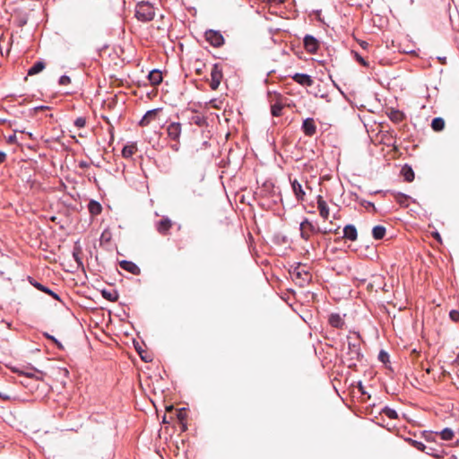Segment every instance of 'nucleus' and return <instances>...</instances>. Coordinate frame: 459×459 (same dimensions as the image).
<instances>
[{
    "label": "nucleus",
    "mask_w": 459,
    "mask_h": 459,
    "mask_svg": "<svg viewBox=\"0 0 459 459\" xmlns=\"http://www.w3.org/2000/svg\"><path fill=\"white\" fill-rule=\"evenodd\" d=\"M155 10L153 5L149 2H140L135 7V17L138 21L146 22L153 20Z\"/></svg>",
    "instance_id": "1"
},
{
    "label": "nucleus",
    "mask_w": 459,
    "mask_h": 459,
    "mask_svg": "<svg viewBox=\"0 0 459 459\" xmlns=\"http://www.w3.org/2000/svg\"><path fill=\"white\" fill-rule=\"evenodd\" d=\"M300 237L302 239L307 241L310 237L316 233L321 232L324 235L331 232V230H321L316 227L308 219L305 218L299 225Z\"/></svg>",
    "instance_id": "2"
},
{
    "label": "nucleus",
    "mask_w": 459,
    "mask_h": 459,
    "mask_svg": "<svg viewBox=\"0 0 459 459\" xmlns=\"http://www.w3.org/2000/svg\"><path fill=\"white\" fill-rule=\"evenodd\" d=\"M292 279L299 286H305L307 284L312 278V275L307 272L304 266L299 264L290 272Z\"/></svg>",
    "instance_id": "3"
},
{
    "label": "nucleus",
    "mask_w": 459,
    "mask_h": 459,
    "mask_svg": "<svg viewBox=\"0 0 459 459\" xmlns=\"http://www.w3.org/2000/svg\"><path fill=\"white\" fill-rule=\"evenodd\" d=\"M222 79V72L217 64L213 65L211 71V80L209 82L212 90L215 91L218 89Z\"/></svg>",
    "instance_id": "4"
},
{
    "label": "nucleus",
    "mask_w": 459,
    "mask_h": 459,
    "mask_svg": "<svg viewBox=\"0 0 459 459\" xmlns=\"http://www.w3.org/2000/svg\"><path fill=\"white\" fill-rule=\"evenodd\" d=\"M205 39L212 46L215 48H219L224 44V38L219 31L212 30L206 31Z\"/></svg>",
    "instance_id": "5"
},
{
    "label": "nucleus",
    "mask_w": 459,
    "mask_h": 459,
    "mask_svg": "<svg viewBox=\"0 0 459 459\" xmlns=\"http://www.w3.org/2000/svg\"><path fill=\"white\" fill-rule=\"evenodd\" d=\"M167 133L171 140L178 142L181 134V124L178 122L170 123L167 127Z\"/></svg>",
    "instance_id": "6"
},
{
    "label": "nucleus",
    "mask_w": 459,
    "mask_h": 459,
    "mask_svg": "<svg viewBox=\"0 0 459 459\" xmlns=\"http://www.w3.org/2000/svg\"><path fill=\"white\" fill-rule=\"evenodd\" d=\"M318 47H319V42L318 40L314 38L313 36L311 35H307L305 38H304V48L308 52V53H311V54H315L316 53L317 49H318Z\"/></svg>",
    "instance_id": "7"
},
{
    "label": "nucleus",
    "mask_w": 459,
    "mask_h": 459,
    "mask_svg": "<svg viewBox=\"0 0 459 459\" xmlns=\"http://www.w3.org/2000/svg\"><path fill=\"white\" fill-rule=\"evenodd\" d=\"M30 283L35 287L37 290L43 291L48 295H51L55 299L60 300V297L58 294L54 292L52 290H50L48 287L41 284L40 282L35 281L33 278L29 277Z\"/></svg>",
    "instance_id": "8"
},
{
    "label": "nucleus",
    "mask_w": 459,
    "mask_h": 459,
    "mask_svg": "<svg viewBox=\"0 0 459 459\" xmlns=\"http://www.w3.org/2000/svg\"><path fill=\"white\" fill-rule=\"evenodd\" d=\"M317 209L319 212V215L325 220H328L329 218V207L326 202L323 199L321 195L317 196Z\"/></svg>",
    "instance_id": "9"
},
{
    "label": "nucleus",
    "mask_w": 459,
    "mask_h": 459,
    "mask_svg": "<svg viewBox=\"0 0 459 459\" xmlns=\"http://www.w3.org/2000/svg\"><path fill=\"white\" fill-rule=\"evenodd\" d=\"M302 129L306 135L312 136L316 132V126L313 118H307L303 121Z\"/></svg>",
    "instance_id": "10"
},
{
    "label": "nucleus",
    "mask_w": 459,
    "mask_h": 459,
    "mask_svg": "<svg viewBox=\"0 0 459 459\" xmlns=\"http://www.w3.org/2000/svg\"><path fill=\"white\" fill-rule=\"evenodd\" d=\"M292 79L299 84L302 85V86H312L313 84V80L312 78L307 75V74H295L293 76H292Z\"/></svg>",
    "instance_id": "11"
},
{
    "label": "nucleus",
    "mask_w": 459,
    "mask_h": 459,
    "mask_svg": "<svg viewBox=\"0 0 459 459\" xmlns=\"http://www.w3.org/2000/svg\"><path fill=\"white\" fill-rule=\"evenodd\" d=\"M119 265L122 269L134 274V275H139L140 274V268L133 262L131 261H126V260H123L119 263Z\"/></svg>",
    "instance_id": "12"
},
{
    "label": "nucleus",
    "mask_w": 459,
    "mask_h": 459,
    "mask_svg": "<svg viewBox=\"0 0 459 459\" xmlns=\"http://www.w3.org/2000/svg\"><path fill=\"white\" fill-rule=\"evenodd\" d=\"M159 109H152L146 112L143 118L139 122V126H147L152 120H155L158 115Z\"/></svg>",
    "instance_id": "13"
},
{
    "label": "nucleus",
    "mask_w": 459,
    "mask_h": 459,
    "mask_svg": "<svg viewBox=\"0 0 459 459\" xmlns=\"http://www.w3.org/2000/svg\"><path fill=\"white\" fill-rule=\"evenodd\" d=\"M343 238L351 241H355L358 238L357 229L353 225H346L343 229Z\"/></svg>",
    "instance_id": "14"
},
{
    "label": "nucleus",
    "mask_w": 459,
    "mask_h": 459,
    "mask_svg": "<svg viewBox=\"0 0 459 459\" xmlns=\"http://www.w3.org/2000/svg\"><path fill=\"white\" fill-rule=\"evenodd\" d=\"M386 114L390 120H392L394 123H400L405 118L404 114L402 111L395 108H388Z\"/></svg>",
    "instance_id": "15"
},
{
    "label": "nucleus",
    "mask_w": 459,
    "mask_h": 459,
    "mask_svg": "<svg viewBox=\"0 0 459 459\" xmlns=\"http://www.w3.org/2000/svg\"><path fill=\"white\" fill-rule=\"evenodd\" d=\"M172 227V222L168 218H163L157 224V230L159 233L162 235H166L170 228Z\"/></svg>",
    "instance_id": "16"
},
{
    "label": "nucleus",
    "mask_w": 459,
    "mask_h": 459,
    "mask_svg": "<svg viewBox=\"0 0 459 459\" xmlns=\"http://www.w3.org/2000/svg\"><path fill=\"white\" fill-rule=\"evenodd\" d=\"M291 187L296 198L301 201L304 200L306 193L303 190L301 184L297 179H294L291 182Z\"/></svg>",
    "instance_id": "17"
},
{
    "label": "nucleus",
    "mask_w": 459,
    "mask_h": 459,
    "mask_svg": "<svg viewBox=\"0 0 459 459\" xmlns=\"http://www.w3.org/2000/svg\"><path fill=\"white\" fill-rule=\"evenodd\" d=\"M148 80L152 86H157L162 82V74L159 70H152L149 73Z\"/></svg>",
    "instance_id": "18"
},
{
    "label": "nucleus",
    "mask_w": 459,
    "mask_h": 459,
    "mask_svg": "<svg viewBox=\"0 0 459 459\" xmlns=\"http://www.w3.org/2000/svg\"><path fill=\"white\" fill-rule=\"evenodd\" d=\"M329 324L335 328H342L344 325V320L339 314H332L329 316Z\"/></svg>",
    "instance_id": "19"
},
{
    "label": "nucleus",
    "mask_w": 459,
    "mask_h": 459,
    "mask_svg": "<svg viewBox=\"0 0 459 459\" xmlns=\"http://www.w3.org/2000/svg\"><path fill=\"white\" fill-rule=\"evenodd\" d=\"M45 68V63L43 61H37L33 64L31 67L28 70V75H35L39 73L42 72Z\"/></svg>",
    "instance_id": "20"
},
{
    "label": "nucleus",
    "mask_w": 459,
    "mask_h": 459,
    "mask_svg": "<svg viewBox=\"0 0 459 459\" xmlns=\"http://www.w3.org/2000/svg\"><path fill=\"white\" fill-rule=\"evenodd\" d=\"M177 418L182 425V430L185 431L186 429L187 410L186 408L177 410Z\"/></svg>",
    "instance_id": "21"
},
{
    "label": "nucleus",
    "mask_w": 459,
    "mask_h": 459,
    "mask_svg": "<svg viewBox=\"0 0 459 459\" xmlns=\"http://www.w3.org/2000/svg\"><path fill=\"white\" fill-rule=\"evenodd\" d=\"M88 211L92 216L99 215L102 211V206L100 203L91 200L88 204Z\"/></svg>",
    "instance_id": "22"
},
{
    "label": "nucleus",
    "mask_w": 459,
    "mask_h": 459,
    "mask_svg": "<svg viewBox=\"0 0 459 459\" xmlns=\"http://www.w3.org/2000/svg\"><path fill=\"white\" fill-rule=\"evenodd\" d=\"M385 228L382 225L375 226L372 230V236L375 239L380 240L385 235Z\"/></svg>",
    "instance_id": "23"
},
{
    "label": "nucleus",
    "mask_w": 459,
    "mask_h": 459,
    "mask_svg": "<svg viewBox=\"0 0 459 459\" xmlns=\"http://www.w3.org/2000/svg\"><path fill=\"white\" fill-rule=\"evenodd\" d=\"M282 108L283 104L280 101L279 97H277L275 103L271 105V113L273 117H280L281 115Z\"/></svg>",
    "instance_id": "24"
},
{
    "label": "nucleus",
    "mask_w": 459,
    "mask_h": 459,
    "mask_svg": "<svg viewBox=\"0 0 459 459\" xmlns=\"http://www.w3.org/2000/svg\"><path fill=\"white\" fill-rule=\"evenodd\" d=\"M401 173L404 178L405 181L407 182H411L413 181L414 179V172L412 170V169L409 166H404L403 167L402 170H401Z\"/></svg>",
    "instance_id": "25"
},
{
    "label": "nucleus",
    "mask_w": 459,
    "mask_h": 459,
    "mask_svg": "<svg viewBox=\"0 0 459 459\" xmlns=\"http://www.w3.org/2000/svg\"><path fill=\"white\" fill-rule=\"evenodd\" d=\"M136 144L132 143L129 145H126L122 150V155L124 158H130L136 152Z\"/></svg>",
    "instance_id": "26"
},
{
    "label": "nucleus",
    "mask_w": 459,
    "mask_h": 459,
    "mask_svg": "<svg viewBox=\"0 0 459 459\" xmlns=\"http://www.w3.org/2000/svg\"><path fill=\"white\" fill-rule=\"evenodd\" d=\"M431 127L436 132H440L445 128V120L442 117H435L431 122Z\"/></svg>",
    "instance_id": "27"
},
{
    "label": "nucleus",
    "mask_w": 459,
    "mask_h": 459,
    "mask_svg": "<svg viewBox=\"0 0 459 459\" xmlns=\"http://www.w3.org/2000/svg\"><path fill=\"white\" fill-rule=\"evenodd\" d=\"M394 199L400 205H402L403 207H407L409 205V204H408L409 196L404 194H402V193L395 194Z\"/></svg>",
    "instance_id": "28"
},
{
    "label": "nucleus",
    "mask_w": 459,
    "mask_h": 459,
    "mask_svg": "<svg viewBox=\"0 0 459 459\" xmlns=\"http://www.w3.org/2000/svg\"><path fill=\"white\" fill-rule=\"evenodd\" d=\"M440 437H441V438L443 440H446V441L451 440L454 437V431L451 429H448V428L444 429L440 432Z\"/></svg>",
    "instance_id": "29"
},
{
    "label": "nucleus",
    "mask_w": 459,
    "mask_h": 459,
    "mask_svg": "<svg viewBox=\"0 0 459 459\" xmlns=\"http://www.w3.org/2000/svg\"><path fill=\"white\" fill-rule=\"evenodd\" d=\"M102 295L105 299L110 301H115L117 299L118 295L115 291H108V290H102Z\"/></svg>",
    "instance_id": "30"
},
{
    "label": "nucleus",
    "mask_w": 459,
    "mask_h": 459,
    "mask_svg": "<svg viewBox=\"0 0 459 459\" xmlns=\"http://www.w3.org/2000/svg\"><path fill=\"white\" fill-rule=\"evenodd\" d=\"M382 412L386 415L389 419H397V412L391 408L385 407L382 410Z\"/></svg>",
    "instance_id": "31"
},
{
    "label": "nucleus",
    "mask_w": 459,
    "mask_h": 459,
    "mask_svg": "<svg viewBox=\"0 0 459 459\" xmlns=\"http://www.w3.org/2000/svg\"><path fill=\"white\" fill-rule=\"evenodd\" d=\"M409 441L411 442V446H414L416 449L422 451V452L425 451L426 446L422 442H420L417 440H412V439H409Z\"/></svg>",
    "instance_id": "32"
},
{
    "label": "nucleus",
    "mask_w": 459,
    "mask_h": 459,
    "mask_svg": "<svg viewBox=\"0 0 459 459\" xmlns=\"http://www.w3.org/2000/svg\"><path fill=\"white\" fill-rule=\"evenodd\" d=\"M73 256L74 257V259H75L76 263L78 264V265L82 267L83 272H85L84 265H83V263H82V258L79 256V252L74 250L73 252Z\"/></svg>",
    "instance_id": "33"
},
{
    "label": "nucleus",
    "mask_w": 459,
    "mask_h": 459,
    "mask_svg": "<svg viewBox=\"0 0 459 459\" xmlns=\"http://www.w3.org/2000/svg\"><path fill=\"white\" fill-rule=\"evenodd\" d=\"M74 125L75 126L81 128V127H83L85 125H86V118L85 117H78L75 121H74Z\"/></svg>",
    "instance_id": "34"
},
{
    "label": "nucleus",
    "mask_w": 459,
    "mask_h": 459,
    "mask_svg": "<svg viewBox=\"0 0 459 459\" xmlns=\"http://www.w3.org/2000/svg\"><path fill=\"white\" fill-rule=\"evenodd\" d=\"M449 316L454 322H458L459 321V311L455 310V309L451 310L449 313Z\"/></svg>",
    "instance_id": "35"
},
{
    "label": "nucleus",
    "mask_w": 459,
    "mask_h": 459,
    "mask_svg": "<svg viewBox=\"0 0 459 459\" xmlns=\"http://www.w3.org/2000/svg\"><path fill=\"white\" fill-rule=\"evenodd\" d=\"M70 82V77L67 75H62L59 78V84L61 85H67Z\"/></svg>",
    "instance_id": "36"
},
{
    "label": "nucleus",
    "mask_w": 459,
    "mask_h": 459,
    "mask_svg": "<svg viewBox=\"0 0 459 459\" xmlns=\"http://www.w3.org/2000/svg\"><path fill=\"white\" fill-rule=\"evenodd\" d=\"M0 399H2L3 401H9L12 399V396L0 389Z\"/></svg>",
    "instance_id": "37"
},
{
    "label": "nucleus",
    "mask_w": 459,
    "mask_h": 459,
    "mask_svg": "<svg viewBox=\"0 0 459 459\" xmlns=\"http://www.w3.org/2000/svg\"><path fill=\"white\" fill-rule=\"evenodd\" d=\"M356 60L361 64L363 66H366L368 67V63L362 57L360 56L359 54L356 53Z\"/></svg>",
    "instance_id": "38"
},
{
    "label": "nucleus",
    "mask_w": 459,
    "mask_h": 459,
    "mask_svg": "<svg viewBox=\"0 0 459 459\" xmlns=\"http://www.w3.org/2000/svg\"><path fill=\"white\" fill-rule=\"evenodd\" d=\"M378 358L382 362L385 363L388 359V354L385 351H381L378 355Z\"/></svg>",
    "instance_id": "39"
},
{
    "label": "nucleus",
    "mask_w": 459,
    "mask_h": 459,
    "mask_svg": "<svg viewBox=\"0 0 459 459\" xmlns=\"http://www.w3.org/2000/svg\"><path fill=\"white\" fill-rule=\"evenodd\" d=\"M46 336H47L48 339L52 340L55 343H56V344L58 345V347H61V346H62V345H61V343H60V342H58V341H57L54 336L49 335V334H48V333H46Z\"/></svg>",
    "instance_id": "40"
},
{
    "label": "nucleus",
    "mask_w": 459,
    "mask_h": 459,
    "mask_svg": "<svg viewBox=\"0 0 459 459\" xmlns=\"http://www.w3.org/2000/svg\"><path fill=\"white\" fill-rule=\"evenodd\" d=\"M432 236L435 238V239H437L439 243L442 242V238H441V236L438 232H434L432 233Z\"/></svg>",
    "instance_id": "41"
},
{
    "label": "nucleus",
    "mask_w": 459,
    "mask_h": 459,
    "mask_svg": "<svg viewBox=\"0 0 459 459\" xmlns=\"http://www.w3.org/2000/svg\"><path fill=\"white\" fill-rule=\"evenodd\" d=\"M6 159L5 152L0 151V164H2Z\"/></svg>",
    "instance_id": "42"
},
{
    "label": "nucleus",
    "mask_w": 459,
    "mask_h": 459,
    "mask_svg": "<svg viewBox=\"0 0 459 459\" xmlns=\"http://www.w3.org/2000/svg\"><path fill=\"white\" fill-rule=\"evenodd\" d=\"M15 138H16L15 134L10 135V136L8 137V142H9V143H12V142H13V141H14V139H15Z\"/></svg>",
    "instance_id": "43"
},
{
    "label": "nucleus",
    "mask_w": 459,
    "mask_h": 459,
    "mask_svg": "<svg viewBox=\"0 0 459 459\" xmlns=\"http://www.w3.org/2000/svg\"><path fill=\"white\" fill-rule=\"evenodd\" d=\"M455 364L459 366V354L457 355L455 360L454 361Z\"/></svg>",
    "instance_id": "44"
},
{
    "label": "nucleus",
    "mask_w": 459,
    "mask_h": 459,
    "mask_svg": "<svg viewBox=\"0 0 459 459\" xmlns=\"http://www.w3.org/2000/svg\"><path fill=\"white\" fill-rule=\"evenodd\" d=\"M80 166H81L82 168L86 167V161L82 160V161L80 162Z\"/></svg>",
    "instance_id": "45"
},
{
    "label": "nucleus",
    "mask_w": 459,
    "mask_h": 459,
    "mask_svg": "<svg viewBox=\"0 0 459 459\" xmlns=\"http://www.w3.org/2000/svg\"><path fill=\"white\" fill-rule=\"evenodd\" d=\"M360 45H361L362 48H365L368 46V43L363 41Z\"/></svg>",
    "instance_id": "46"
},
{
    "label": "nucleus",
    "mask_w": 459,
    "mask_h": 459,
    "mask_svg": "<svg viewBox=\"0 0 459 459\" xmlns=\"http://www.w3.org/2000/svg\"><path fill=\"white\" fill-rule=\"evenodd\" d=\"M26 376H28V377H31V376H32V373H31V372L26 373Z\"/></svg>",
    "instance_id": "47"
},
{
    "label": "nucleus",
    "mask_w": 459,
    "mask_h": 459,
    "mask_svg": "<svg viewBox=\"0 0 459 459\" xmlns=\"http://www.w3.org/2000/svg\"><path fill=\"white\" fill-rule=\"evenodd\" d=\"M172 409H173L172 406H169V407L167 408L168 411H171Z\"/></svg>",
    "instance_id": "48"
}]
</instances>
